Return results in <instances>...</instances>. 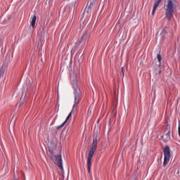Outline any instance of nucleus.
Here are the masks:
<instances>
[{"mask_svg": "<svg viewBox=\"0 0 180 180\" xmlns=\"http://www.w3.org/2000/svg\"><path fill=\"white\" fill-rule=\"evenodd\" d=\"M74 89H75V91H74L75 104L73 105V109L67 117L65 121L61 125L58 126L56 127L57 130H60V129H61L62 127H64V126L67 123V121L70 119V117H71V116H72V112L74 111L75 106H77V105H78V103H79V101H81V96H82V91H81V89H79L78 86H74Z\"/></svg>", "mask_w": 180, "mask_h": 180, "instance_id": "obj_1", "label": "nucleus"}, {"mask_svg": "<svg viewBox=\"0 0 180 180\" xmlns=\"http://www.w3.org/2000/svg\"><path fill=\"white\" fill-rule=\"evenodd\" d=\"M98 147V136H94L93 138V143L91 146L90 150L88 155L87 158V168L89 173L91 174V168L92 167V158L96 151V148Z\"/></svg>", "mask_w": 180, "mask_h": 180, "instance_id": "obj_2", "label": "nucleus"}, {"mask_svg": "<svg viewBox=\"0 0 180 180\" xmlns=\"http://www.w3.org/2000/svg\"><path fill=\"white\" fill-rule=\"evenodd\" d=\"M164 9L165 11V18L169 22L174 18V1L173 0H167L165 4Z\"/></svg>", "mask_w": 180, "mask_h": 180, "instance_id": "obj_3", "label": "nucleus"}, {"mask_svg": "<svg viewBox=\"0 0 180 180\" xmlns=\"http://www.w3.org/2000/svg\"><path fill=\"white\" fill-rule=\"evenodd\" d=\"M164 153V162L163 167H167L168 165V162L171 160V149H169V146H166L163 150Z\"/></svg>", "mask_w": 180, "mask_h": 180, "instance_id": "obj_4", "label": "nucleus"}, {"mask_svg": "<svg viewBox=\"0 0 180 180\" xmlns=\"http://www.w3.org/2000/svg\"><path fill=\"white\" fill-rule=\"evenodd\" d=\"M54 163L59 167L60 169H63V158H61V155H55L54 158Z\"/></svg>", "mask_w": 180, "mask_h": 180, "instance_id": "obj_5", "label": "nucleus"}, {"mask_svg": "<svg viewBox=\"0 0 180 180\" xmlns=\"http://www.w3.org/2000/svg\"><path fill=\"white\" fill-rule=\"evenodd\" d=\"M162 1V0H155V2L153 6V9L152 11V16H154V15L155 13V11H157V8H158V6L160 5V4H161Z\"/></svg>", "mask_w": 180, "mask_h": 180, "instance_id": "obj_6", "label": "nucleus"}, {"mask_svg": "<svg viewBox=\"0 0 180 180\" xmlns=\"http://www.w3.org/2000/svg\"><path fill=\"white\" fill-rule=\"evenodd\" d=\"M163 140H165V141H168L169 140L171 139V129H169L165 135H164L162 136Z\"/></svg>", "mask_w": 180, "mask_h": 180, "instance_id": "obj_7", "label": "nucleus"}, {"mask_svg": "<svg viewBox=\"0 0 180 180\" xmlns=\"http://www.w3.org/2000/svg\"><path fill=\"white\" fill-rule=\"evenodd\" d=\"M31 19H32L30 22L31 26L33 29H34V26L36 25V20L37 18L36 17V15H33Z\"/></svg>", "mask_w": 180, "mask_h": 180, "instance_id": "obj_8", "label": "nucleus"}, {"mask_svg": "<svg viewBox=\"0 0 180 180\" xmlns=\"http://www.w3.org/2000/svg\"><path fill=\"white\" fill-rule=\"evenodd\" d=\"M167 34H168V31H167L166 28H163L162 30V32L160 33L161 38L164 39Z\"/></svg>", "mask_w": 180, "mask_h": 180, "instance_id": "obj_9", "label": "nucleus"}, {"mask_svg": "<svg viewBox=\"0 0 180 180\" xmlns=\"http://www.w3.org/2000/svg\"><path fill=\"white\" fill-rule=\"evenodd\" d=\"M54 150H56V145H53V143H51V145L49 146V153H53Z\"/></svg>", "mask_w": 180, "mask_h": 180, "instance_id": "obj_10", "label": "nucleus"}, {"mask_svg": "<svg viewBox=\"0 0 180 180\" xmlns=\"http://www.w3.org/2000/svg\"><path fill=\"white\" fill-rule=\"evenodd\" d=\"M4 74H5V68L3 66L0 69V77H4Z\"/></svg>", "mask_w": 180, "mask_h": 180, "instance_id": "obj_11", "label": "nucleus"}, {"mask_svg": "<svg viewBox=\"0 0 180 180\" xmlns=\"http://www.w3.org/2000/svg\"><path fill=\"white\" fill-rule=\"evenodd\" d=\"M85 37H86V32H84V33L83 34V35L82 36L81 39H80V41H79V44L82 43V41H84V39H85Z\"/></svg>", "mask_w": 180, "mask_h": 180, "instance_id": "obj_12", "label": "nucleus"}, {"mask_svg": "<svg viewBox=\"0 0 180 180\" xmlns=\"http://www.w3.org/2000/svg\"><path fill=\"white\" fill-rule=\"evenodd\" d=\"M158 60L160 64H161V61L162 60V56H161L160 53L158 54Z\"/></svg>", "mask_w": 180, "mask_h": 180, "instance_id": "obj_13", "label": "nucleus"}, {"mask_svg": "<svg viewBox=\"0 0 180 180\" xmlns=\"http://www.w3.org/2000/svg\"><path fill=\"white\" fill-rule=\"evenodd\" d=\"M91 12H92V10L87 8V7H86L84 13H91Z\"/></svg>", "mask_w": 180, "mask_h": 180, "instance_id": "obj_14", "label": "nucleus"}, {"mask_svg": "<svg viewBox=\"0 0 180 180\" xmlns=\"http://www.w3.org/2000/svg\"><path fill=\"white\" fill-rule=\"evenodd\" d=\"M86 8L92 11V9H94V3H90V4Z\"/></svg>", "mask_w": 180, "mask_h": 180, "instance_id": "obj_15", "label": "nucleus"}, {"mask_svg": "<svg viewBox=\"0 0 180 180\" xmlns=\"http://www.w3.org/2000/svg\"><path fill=\"white\" fill-rule=\"evenodd\" d=\"M24 103H25V101H21V103L19 105V110L22 109V107L23 106Z\"/></svg>", "mask_w": 180, "mask_h": 180, "instance_id": "obj_16", "label": "nucleus"}, {"mask_svg": "<svg viewBox=\"0 0 180 180\" xmlns=\"http://www.w3.org/2000/svg\"><path fill=\"white\" fill-rule=\"evenodd\" d=\"M121 72H122V76L124 77V68H121Z\"/></svg>", "mask_w": 180, "mask_h": 180, "instance_id": "obj_17", "label": "nucleus"}, {"mask_svg": "<svg viewBox=\"0 0 180 180\" xmlns=\"http://www.w3.org/2000/svg\"><path fill=\"white\" fill-rule=\"evenodd\" d=\"M179 136H180V127H179Z\"/></svg>", "mask_w": 180, "mask_h": 180, "instance_id": "obj_18", "label": "nucleus"}]
</instances>
